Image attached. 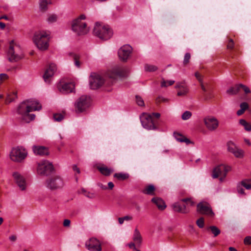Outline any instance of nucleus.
<instances>
[{"label": "nucleus", "instance_id": "nucleus-1", "mask_svg": "<svg viewBox=\"0 0 251 251\" xmlns=\"http://www.w3.org/2000/svg\"><path fill=\"white\" fill-rule=\"evenodd\" d=\"M42 108L41 105L35 100L29 99L23 101L18 108V113L22 116V119H25L28 113L32 111L40 110Z\"/></svg>", "mask_w": 251, "mask_h": 251}, {"label": "nucleus", "instance_id": "nucleus-2", "mask_svg": "<svg viewBox=\"0 0 251 251\" xmlns=\"http://www.w3.org/2000/svg\"><path fill=\"white\" fill-rule=\"evenodd\" d=\"M6 56L8 61L11 63L17 62L24 57L21 46L14 40L11 41L9 43V48L6 51Z\"/></svg>", "mask_w": 251, "mask_h": 251}, {"label": "nucleus", "instance_id": "nucleus-3", "mask_svg": "<svg viewBox=\"0 0 251 251\" xmlns=\"http://www.w3.org/2000/svg\"><path fill=\"white\" fill-rule=\"evenodd\" d=\"M50 38V33L47 31L42 30L35 32L32 40L37 48L43 51L48 49Z\"/></svg>", "mask_w": 251, "mask_h": 251}, {"label": "nucleus", "instance_id": "nucleus-4", "mask_svg": "<svg viewBox=\"0 0 251 251\" xmlns=\"http://www.w3.org/2000/svg\"><path fill=\"white\" fill-rule=\"evenodd\" d=\"M93 33L100 39L106 41L111 38L113 31L108 25L96 23L94 27Z\"/></svg>", "mask_w": 251, "mask_h": 251}, {"label": "nucleus", "instance_id": "nucleus-5", "mask_svg": "<svg viewBox=\"0 0 251 251\" xmlns=\"http://www.w3.org/2000/svg\"><path fill=\"white\" fill-rule=\"evenodd\" d=\"M92 100L90 97L82 95L75 102V108L77 113L86 111L91 106Z\"/></svg>", "mask_w": 251, "mask_h": 251}, {"label": "nucleus", "instance_id": "nucleus-6", "mask_svg": "<svg viewBox=\"0 0 251 251\" xmlns=\"http://www.w3.org/2000/svg\"><path fill=\"white\" fill-rule=\"evenodd\" d=\"M72 29L78 35H85L89 31L86 24L79 19H75L72 21Z\"/></svg>", "mask_w": 251, "mask_h": 251}, {"label": "nucleus", "instance_id": "nucleus-7", "mask_svg": "<svg viewBox=\"0 0 251 251\" xmlns=\"http://www.w3.org/2000/svg\"><path fill=\"white\" fill-rule=\"evenodd\" d=\"M27 154L26 151L24 149L17 147L12 149L10 153V158L14 162H21L25 158Z\"/></svg>", "mask_w": 251, "mask_h": 251}, {"label": "nucleus", "instance_id": "nucleus-8", "mask_svg": "<svg viewBox=\"0 0 251 251\" xmlns=\"http://www.w3.org/2000/svg\"><path fill=\"white\" fill-rule=\"evenodd\" d=\"M46 187L51 190L62 188L64 185L63 179L59 176H54L47 180Z\"/></svg>", "mask_w": 251, "mask_h": 251}, {"label": "nucleus", "instance_id": "nucleus-9", "mask_svg": "<svg viewBox=\"0 0 251 251\" xmlns=\"http://www.w3.org/2000/svg\"><path fill=\"white\" fill-rule=\"evenodd\" d=\"M53 170L52 164L47 160H43L38 163L37 172L38 174L41 176H48Z\"/></svg>", "mask_w": 251, "mask_h": 251}, {"label": "nucleus", "instance_id": "nucleus-10", "mask_svg": "<svg viewBox=\"0 0 251 251\" xmlns=\"http://www.w3.org/2000/svg\"><path fill=\"white\" fill-rule=\"evenodd\" d=\"M230 170V167L223 164L217 166L213 171L212 177L214 178L221 176L220 180L222 181L226 177L227 173Z\"/></svg>", "mask_w": 251, "mask_h": 251}, {"label": "nucleus", "instance_id": "nucleus-11", "mask_svg": "<svg viewBox=\"0 0 251 251\" xmlns=\"http://www.w3.org/2000/svg\"><path fill=\"white\" fill-rule=\"evenodd\" d=\"M141 122L143 126L148 130L156 129L157 127L151 115L144 114L140 117Z\"/></svg>", "mask_w": 251, "mask_h": 251}, {"label": "nucleus", "instance_id": "nucleus-12", "mask_svg": "<svg viewBox=\"0 0 251 251\" xmlns=\"http://www.w3.org/2000/svg\"><path fill=\"white\" fill-rule=\"evenodd\" d=\"M89 83L90 88L95 90L99 88L103 85L104 79L99 75L94 73L91 75Z\"/></svg>", "mask_w": 251, "mask_h": 251}, {"label": "nucleus", "instance_id": "nucleus-13", "mask_svg": "<svg viewBox=\"0 0 251 251\" xmlns=\"http://www.w3.org/2000/svg\"><path fill=\"white\" fill-rule=\"evenodd\" d=\"M128 72L127 69L125 67L116 66L113 68L108 74L109 77L115 78L119 77L126 76Z\"/></svg>", "mask_w": 251, "mask_h": 251}, {"label": "nucleus", "instance_id": "nucleus-14", "mask_svg": "<svg viewBox=\"0 0 251 251\" xmlns=\"http://www.w3.org/2000/svg\"><path fill=\"white\" fill-rule=\"evenodd\" d=\"M203 121L206 128L210 131L215 130L219 126V121L214 117H206L204 118Z\"/></svg>", "mask_w": 251, "mask_h": 251}, {"label": "nucleus", "instance_id": "nucleus-15", "mask_svg": "<svg viewBox=\"0 0 251 251\" xmlns=\"http://www.w3.org/2000/svg\"><path fill=\"white\" fill-rule=\"evenodd\" d=\"M197 211L200 214L206 215L210 217H212L214 215V213L211 207L206 202H201L198 204Z\"/></svg>", "mask_w": 251, "mask_h": 251}, {"label": "nucleus", "instance_id": "nucleus-16", "mask_svg": "<svg viewBox=\"0 0 251 251\" xmlns=\"http://www.w3.org/2000/svg\"><path fill=\"white\" fill-rule=\"evenodd\" d=\"M132 47L129 45H125L122 46L118 50V55L121 60L126 61L131 53Z\"/></svg>", "mask_w": 251, "mask_h": 251}, {"label": "nucleus", "instance_id": "nucleus-17", "mask_svg": "<svg viewBox=\"0 0 251 251\" xmlns=\"http://www.w3.org/2000/svg\"><path fill=\"white\" fill-rule=\"evenodd\" d=\"M88 250L91 251H101V247L100 241L95 238H91L85 244Z\"/></svg>", "mask_w": 251, "mask_h": 251}, {"label": "nucleus", "instance_id": "nucleus-18", "mask_svg": "<svg viewBox=\"0 0 251 251\" xmlns=\"http://www.w3.org/2000/svg\"><path fill=\"white\" fill-rule=\"evenodd\" d=\"M56 71V65L53 63H50L46 69L43 75L44 80L46 82L48 83H50L51 78L54 75Z\"/></svg>", "mask_w": 251, "mask_h": 251}, {"label": "nucleus", "instance_id": "nucleus-19", "mask_svg": "<svg viewBox=\"0 0 251 251\" xmlns=\"http://www.w3.org/2000/svg\"><path fill=\"white\" fill-rule=\"evenodd\" d=\"M12 176L19 188L22 191L25 190L26 184L25 178L17 172H14Z\"/></svg>", "mask_w": 251, "mask_h": 251}, {"label": "nucleus", "instance_id": "nucleus-20", "mask_svg": "<svg viewBox=\"0 0 251 251\" xmlns=\"http://www.w3.org/2000/svg\"><path fill=\"white\" fill-rule=\"evenodd\" d=\"M227 146L228 151L233 153L235 157L242 158L243 156V151L238 149L234 143L232 142H228L227 144Z\"/></svg>", "mask_w": 251, "mask_h": 251}, {"label": "nucleus", "instance_id": "nucleus-21", "mask_svg": "<svg viewBox=\"0 0 251 251\" xmlns=\"http://www.w3.org/2000/svg\"><path fill=\"white\" fill-rule=\"evenodd\" d=\"M59 91L63 94L72 92L75 89V85L73 83H60L57 86Z\"/></svg>", "mask_w": 251, "mask_h": 251}, {"label": "nucleus", "instance_id": "nucleus-22", "mask_svg": "<svg viewBox=\"0 0 251 251\" xmlns=\"http://www.w3.org/2000/svg\"><path fill=\"white\" fill-rule=\"evenodd\" d=\"M133 241L136 243L137 247H140L143 241V238L139 230L136 228L132 236Z\"/></svg>", "mask_w": 251, "mask_h": 251}, {"label": "nucleus", "instance_id": "nucleus-23", "mask_svg": "<svg viewBox=\"0 0 251 251\" xmlns=\"http://www.w3.org/2000/svg\"><path fill=\"white\" fill-rule=\"evenodd\" d=\"M33 151L36 154L46 155L49 154L48 148L43 146H33Z\"/></svg>", "mask_w": 251, "mask_h": 251}, {"label": "nucleus", "instance_id": "nucleus-24", "mask_svg": "<svg viewBox=\"0 0 251 251\" xmlns=\"http://www.w3.org/2000/svg\"><path fill=\"white\" fill-rule=\"evenodd\" d=\"M98 169L101 174L105 176H109L114 172V170L112 168H108L104 165L98 166Z\"/></svg>", "mask_w": 251, "mask_h": 251}, {"label": "nucleus", "instance_id": "nucleus-25", "mask_svg": "<svg viewBox=\"0 0 251 251\" xmlns=\"http://www.w3.org/2000/svg\"><path fill=\"white\" fill-rule=\"evenodd\" d=\"M174 136L175 137L176 139L179 142H181V143L184 142L187 145L191 143V142L190 141V140L189 139L187 138L184 136H183V135H182L178 132H174Z\"/></svg>", "mask_w": 251, "mask_h": 251}, {"label": "nucleus", "instance_id": "nucleus-26", "mask_svg": "<svg viewBox=\"0 0 251 251\" xmlns=\"http://www.w3.org/2000/svg\"><path fill=\"white\" fill-rule=\"evenodd\" d=\"M151 201L154 203L160 210H164L166 207L164 201L160 198H153L151 199Z\"/></svg>", "mask_w": 251, "mask_h": 251}, {"label": "nucleus", "instance_id": "nucleus-27", "mask_svg": "<svg viewBox=\"0 0 251 251\" xmlns=\"http://www.w3.org/2000/svg\"><path fill=\"white\" fill-rule=\"evenodd\" d=\"M50 0H39V4L40 10L42 12H46L48 9V5L50 4Z\"/></svg>", "mask_w": 251, "mask_h": 251}, {"label": "nucleus", "instance_id": "nucleus-28", "mask_svg": "<svg viewBox=\"0 0 251 251\" xmlns=\"http://www.w3.org/2000/svg\"><path fill=\"white\" fill-rule=\"evenodd\" d=\"M155 188L152 184L146 186L142 191L143 193L146 195L153 196L155 195Z\"/></svg>", "mask_w": 251, "mask_h": 251}, {"label": "nucleus", "instance_id": "nucleus-29", "mask_svg": "<svg viewBox=\"0 0 251 251\" xmlns=\"http://www.w3.org/2000/svg\"><path fill=\"white\" fill-rule=\"evenodd\" d=\"M239 91V84H238L227 89L226 93L229 95H234L237 94Z\"/></svg>", "mask_w": 251, "mask_h": 251}, {"label": "nucleus", "instance_id": "nucleus-30", "mask_svg": "<svg viewBox=\"0 0 251 251\" xmlns=\"http://www.w3.org/2000/svg\"><path fill=\"white\" fill-rule=\"evenodd\" d=\"M114 177L119 180H124L129 177V175L128 174L123 173H115L114 175Z\"/></svg>", "mask_w": 251, "mask_h": 251}, {"label": "nucleus", "instance_id": "nucleus-31", "mask_svg": "<svg viewBox=\"0 0 251 251\" xmlns=\"http://www.w3.org/2000/svg\"><path fill=\"white\" fill-rule=\"evenodd\" d=\"M172 207L174 210L176 212L184 214L186 213V211L184 209H181V205L179 202H176L174 203Z\"/></svg>", "mask_w": 251, "mask_h": 251}, {"label": "nucleus", "instance_id": "nucleus-32", "mask_svg": "<svg viewBox=\"0 0 251 251\" xmlns=\"http://www.w3.org/2000/svg\"><path fill=\"white\" fill-rule=\"evenodd\" d=\"M240 183L247 190H251V179H245L242 180Z\"/></svg>", "mask_w": 251, "mask_h": 251}, {"label": "nucleus", "instance_id": "nucleus-33", "mask_svg": "<svg viewBox=\"0 0 251 251\" xmlns=\"http://www.w3.org/2000/svg\"><path fill=\"white\" fill-rule=\"evenodd\" d=\"M70 55L74 61L75 65V66H76L77 68H79L80 66V63L79 61V56L78 54L74 53H71Z\"/></svg>", "mask_w": 251, "mask_h": 251}, {"label": "nucleus", "instance_id": "nucleus-34", "mask_svg": "<svg viewBox=\"0 0 251 251\" xmlns=\"http://www.w3.org/2000/svg\"><path fill=\"white\" fill-rule=\"evenodd\" d=\"M240 124L243 126L245 129L248 131H251V124L248 123L244 119H241L239 122Z\"/></svg>", "mask_w": 251, "mask_h": 251}, {"label": "nucleus", "instance_id": "nucleus-35", "mask_svg": "<svg viewBox=\"0 0 251 251\" xmlns=\"http://www.w3.org/2000/svg\"><path fill=\"white\" fill-rule=\"evenodd\" d=\"M174 83V80H165L164 78H162L161 82V86L162 87H166L168 86L172 85Z\"/></svg>", "mask_w": 251, "mask_h": 251}, {"label": "nucleus", "instance_id": "nucleus-36", "mask_svg": "<svg viewBox=\"0 0 251 251\" xmlns=\"http://www.w3.org/2000/svg\"><path fill=\"white\" fill-rule=\"evenodd\" d=\"M145 69L147 72H154L158 69V68L152 65L146 64L145 66Z\"/></svg>", "mask_w": 251, "mask_h": 251}, {"label": "nucleus", "instance_id": "nucleus-37", "mask_svg": "<svg viewBox=\"0 0 251 251\" xmlns=\"http://www.w3.org/2000/svg\"><path fill=\"white\" fill-rule=\"evenodd\" d=\"M209 228L215 237L218 236L220 233V230L216 226H210Z\"/></svg>", "mask_w": 251, "mask_h": 251}, {"label": "nucleus", "instance_id": "nucleus-38", "mask_svg": "<svg viewBox=\"0 0 251 251\" xmlns=\"http://www.w3.org/2000/svg\"><path fill=\"white\" fill-rule=\"evenodd\" d=\"M57 20V16L56 15L52 14L49 15L47 19V21L49 23H53L55 22Z\"/></svg>", "mask_w": 251, "mask_h": 251}, {"label": "nucleus", "instance_id": "nucleus-39", "mask_svg": "<svg viewBox=\"0 0 251 251\" xmlns=\"http://www.w3.org/2000/svg\"><path fill=\"white\" fill-rule=\"evenodd\" d=\"M201 86L202 90L205 93V94L204 95V100H208L211 99L212 98V96H211L210 94L206 93V89L204 87V85L203 84L202 82L201 83Z\"/></svg>", "mask_w": 251, "mask_h": 251}, {"label": "nucleus", "instance_id": "nucleus-40", "mask_svg": "<svg viewBox=\"0 0 251 251\" xmlns=\"http://www.w3.org/2000/svg\"><path fill=\"white\" fill-rule=\"evenodd\" d=\"M243 186L240 182H239L237 185V191L239 194L245 195L246 194L245 193L244 189L243 188Z\"/></svg>", "mask_w": 251, "mask_h": 251}, {"label": "nucleus", "instance_id": "nucleus-41", "mask_svg": "<svg viewBox=\"0 0 251 251\" xmlns=\"http://www.w3.org/2000/svg\"><path fill=\"white\" fill-rule=\"evenodd\" d=\"M181 201L186 202V205L188 206H193L195 202L190 198L183 199L181 200Z\"/></svg>", "mask_w": 251, "mask_h": 251}, {"label": "nucleus", "instance_id": "nucleus-42", "mask_svg": "<svg viewBox=\"0 0 251 251\" xmlns=\"http://www.w3.org/2000/svg\"><path fill=\"white\" fill-rule=\"evenodd\" d=\"M191 112L188 111H186L182 114L181 118L183 120H187L189 119L191 117Z\"/></svg>", "mask_w": 251, "mask_h": 251}, {"label": "nucleus", "instance_id": "nucleus-43", "mask_svg": "<svg viewBox=\"0 0 251 251\" xmlns=\"http://www.w3.org/2000/svg\"><path fill=\"white\" fill-rule=\"evenodd\" d=\"M188 92V88H184L183 89H180L177 92V96H184L186 95Z\"/></svg>", "mask_w": 251, "mask_h": 251}, {"label": "nucleus", "instance_id": "nucleus-44", "mask_svg": "<svg viewBox=\"0 0 251 251\" xmlns=\"http://www.w3.org/2000/svg\"><path fill=\"white\" fill-rule=\"evenodd\" d=\"M53 118L55 121L60 122L63 119L64 116L61 114H54L53 115Z\"/></svg>", "mask_w": 251, "mask_h": 251}, {"label": "nucleus", "instance_id": "nucleus-45", "mask_svg": "<svg viewBox=\"0 0 251 251\" xmlns=\"http://www.w3.org/2000/svg\"><path fill=\"white\" fill-rule=\"evenodd\" d=\"M196 224L200 228L203 227L204 225V219L202 217L199 218L197 220Z\"/></svg>", "mask_w": 251, "mask_h": 251}, {"label": "nucleus", "instance_id": "nucleus-46", "mask_svg": "<svg viewBox=\"0 0 251 251\" xmlns=\"http://www.w3.org/2000/svg\"><path fill=\"white\" fill-rule=\"evenodd\" d=\"M136 101L137 104L140 106H144V101L143 99L140 96H136Z\"/></svg>", "mask_w": 251, "mask_h": 251}, {"label": "nucleus", "instance_id": "nucleus-47", "mask_svg": "<svg viewBox=\"0 0 251 251\" xmlns=\"http://www.w3.org/2000/svg\"><path fill=\"white\" fill-rule=\"evenodd\" d=\"M190 58L191 55L190 53L187 52L185 53L183 60V64L184 65H187L189 63Z\"/></svg>", "mask_w": 251, "mask_h": 251}, {"label": "nucleus", "instance_id": "nucleus-48", "mask_svg": "<svg viewBox=\"0 0 251 251\" xmlns=\"http://www.w3.org/2000/svg\"><path fill=\"white\" fill-rule=\"evenodd\" d=\"M234 46V43L232 39H229L227 43L226 47L228 49H233Z\"/></svg>", "mask_w": 251, "mask_h": 251}, {"label": "nucleus", "instance_id": "nucleus-49", "mask_svg": "<svg viewBox=\"0 0 251 251\" xmlns=\"http://www.w3.org/2000/svg\"><path fill=\"white\" fill-rule=\"evenodd\" d=\"M242 89L246 94H248L251 92V91L249 87L242 84H239V90Z\"/></svg>", "mask_w": 251, "mask_h": 251}, {"label": "nucleus", "instance_id": "nucleus-50", "mask_svg": "<svg viewBox=\"0 0 251 251\" xmlns=\"http://www.w3.org/2000/svg\"><path fill=\"white\" fill-rule=\"evenodd\" d=\"M35 115L34 114H30L28 113V115L26 116V117L25 119H23L25 120L26 122L29 123L30 121H32L35 119Z\"/></svg>", "mask_w": 251, "mask_h": 251}, {"label": "nucleus", "instance_id": "nucleus-51", "mask_svg": "<svg viewBox=\"0 0 251 251\" xmlns=\"http://www.w3.org/2000/svg\"><path fill=\"white\" fill-rule=\"evenodd\" d=\"M184 88H187L184 82H177L176 85V88L179 89H183Z\"/></svg>", "mask_w": 251, "mask_h": 251}, {"label": "nucleus", "instance_id": "nucleus-52", "mask_svg": "<svg viewBox=\"0 0 251 251\" xmlns=\"http://www.w3.org/2000/svg\"><path fill=\"white\" fill-rule=\"evenodd\" d=\"M81 192L84 195L90 198H92L94 197V195L93 194H91L90 195L89 192H87L84 188L81 189Z\"/></svg>", "mask_w": 251, "mask_h": 251}, {"label": "nucleus", "instance_id": "nucleus-53", "mask_svg": "<svg viewBox=\"0 0 251 251\" xmlns=\"http://www.w3.org/2000/svg\"><path fill=\"white\" fill-rule=\"evenodd\" d=\"M8 78V76L6 74H0V84L3 81L7 79Z\"/></svg>", "mask_w": 251, "mask_h": 251}, {"label": "nucleus", "instance_id": "nucleus-54", "mask_svg": "<svg viewBox=\"0 0 251 251\" xmlns=\"http://www.w3.org/2000/svg\"><path fill=\"white\" fill-rule=\"evenodd\" d=\"M244 243L246 245L251 244V236H246L244 240Z\"/></svg>", "mask_w": 251, "mask_h": 251}, {"label": "nucleus", "instance_id": "nucleus-55", "mask_svg": "<svg viewBox=\"0 0 251 251\" xmlns=\"http://www.w3.org/2000/svg\"><path fill=\"white\" fill-rule=\"evenodd\" d=\"M240 109H242L245 111L248 108V104L247 102H242L240 104Z\"/></svg>", "mask_w": 251, "mask_h": 251}, {"label": "nucleus", "instance_id": "nucleus-56", "mask_svg": "<svg viewBox=\"0 0 251 251\" xmlns=\"http://www.w3.org/2000/svg\"><path fill=\"white\" fill-rule=\"evenodd\" d=\"M71 224V221L69 219H65L63 222V226L65 227H70Z\"/></svg>", "mask_w": 251, "mask_h": 251}, {"label": "nucleus", "instance_id": "nucleus-57", "mask_svg": "<svg viewBox=\"0 0 251 251\" xmlns=\"http://www.w3.org/2000/svg\"><path fill=\"white\" fill-rule=\"evenodd\" d=\"M156 101L157 102H167L168 100L162 97H158L156 99Z\"/></svg>", "mask_w": 251, "mask_h": 251}, {"label": "nucleus", "instance_id": "nucleus-58", "mask_svg": "<svg viewBox=\"0 0 251 251\" xmlns=\"http://www.w3.org/2000/svg\"><path fill=\"white\" fill-rule=\"evenodd\" d=\"M195 75L200 83H201L202 82V79L201 78V75L198 72H196L195 74Z\"/></svg>", "mask_w": 251, "mask_h": 251}, {"label": "nucleus", "instance_id": "nucleus-59", "mask_svg": "<svg viewBox=\"0 0 251 251\" xmlns=\"http://www.w3.org/2000/svg\"><path fill=\"white\" fill-rule=\"evenodd\" d=\"M128 247L130 249H133L134 250H136V243L133 241V242H131L128 244Z\"/></svg>", "mask_w": 251, "mask_h": 251}, {"label": "nucleus", "instance_id": "nucleus-60", "mask_svg": "<svg viewBox=\"0 0 251 251\" xmlns=\"http://www.w3.org/2000/svg\"><path fill=\"white\" fill-rule=\"evenodd\" d=\"M73 170L76 172L77 174H80V169L75 165H73Z\"/></svg>", "mask_w": 251, "mask_h": 251}, {"label": "nucleus", "instance_id": "nucleus-61", "mask_svg": "<svg viewBox=\"0 0 251 251\" xmlns=\"http://www.w3.org/2000/svg\"><path fill=\"white\" fill-rule=\"evenodd\" d=\"M181 209H184L186 211V213L189 212V210L188 208V205H187L186 204L181 205Z\"/></svg>", "mask_w": 251, "mask_h": 251}, {"label": "nucleus", "instance_id": "nucleus-62", "mask_svg": "<svg viewBox=\"0 0 251 251\" xmlns=\"http://www.w3.org/2000/svg\"><path fill=\"white\" fill-rule=\"evenodd\" d=\"M124 221H130L132 220V217L130 216H126L123 217Z\"/></svg>", "mask_w": 251, "mask_h": 251}, {"label": "nucleus", "instance_id": "nucleus-63", "mask_svg": "<svg viewBox=\"0 0 251 251\" xmlns=\"http://www.w3.org/2000/svg\"><path fill=\"white\" fill-rule=\"evenodd\" d=\"M9 240L11 241L14 242L17 239V237L15 235H11L9 237Z\"/></svg>", "mask_w": 251, "mask_h": 251}, {"label": "nucleus", "instance_id": "nucleus-64", "mask_svg": "<svg viewBox=\"0 0 251 251\" xmlns=\"http://www.w3.org/2000/svg\"><path fill=\"white\" fill-rule=\"evenodd\" d=\"M108 186L109 189L110 190H112L113 188L114 185L113 182H109L108 183Z\"/></svg>", "mask_w": 251, "mask_h": 251}]
</instances>
